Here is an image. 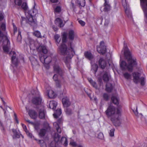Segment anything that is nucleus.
<instances>
[{"label":"nucleus","mask_w":147,"mask_h":147,"mask_svg":"<svg viewBox=\"0 0 147 147\" xmlns=\"http://www.w3.org/2000/svg\"><path fill=\"white\" fill-rule=\"evenodd\" d=\"M140 74L138 72L134 73L133 74V81L136 83L140 82L142 85L145 84V79L144 78H140Z\"/></svg>","instance_id":"6"},{"label":"nucleus","mask_w":147,"mask_h":147,"mask_svg":"<svg viewBox=\"0 0 147 147\" xmlns=\"http://www.w3.org/2000/svg\"><path fill=\"white\" fill-rule=\"evenodd\" d=\"M103 97L104 99L105 100H108L109 98V96L106 93H104L103 94Z\"/></svg>","instance_id":"44"},{"label":"nucleus","mask_w":147,"mask_h":147,"mask_svg":"<svg viewBox=\"0 0 147 147\" xmlns=\"http://www.w3.org/2000/svg\"><path fill=\"white\" fill-rule=\"evenodd\" d=\"M57 77V75L55 74L53 76V78L56 82L57 86L59 88H60L61 87V81L58 80Z\"/></svg>","instance_id":"20"},{"label":"nucleus","mask_w":147,"mask_h":147,"mask_svg":"<svg viewBox=\"0 0 147 147\" xmlns=\"http://www.w3.org/2000/svg\"><path fill=\"white\" fill-rule=\"evenodd\" d=\"M0 28L1 30L5 31L6 30V24L5 22H3L1 23Z\"/></svg>","instance_id":"37"},{"label":"nucleus","mask_w":147,"mask_h":147,"mask_svg":"<svg viewBox=\"0 0 147 147\" xmlns=\"http://www.w3.org/2000/svg\"><path fill=\"white\" fill-rule=\"evenodd\" d=\"M24 49L25 50H26V51L27 50V47L26 43V45H24Z\"/></svg>","instance_id":"61"},{"label":"nucleus","mask_w":147,"mask_h":147,"mask_svg":"<svg viewBox=\"0 0 147 147\" xmlns=\"http://www.w3.org/2000/svg\"><path fill=\"white\" fill-rule=\"evenodd\" d=\"M13 29H14V32H17V27H16V25L14 24H13Z\"/></svg>","instance_id":"58"},{"label":"nucleus","mask_w":147,"mask_h":147,"mask_svg":"<svg viewBox=\"0 0 147 147\" xmlns=\"http://www.w3.org/2000/svg\"><path fill=\"white\" fill-rule=\"evenodd\" d=\"M53 28L55 31H57L58 30V29L57 27H53Z\"/></svg>","instance_id":"60"},{"label":"nucleus","mask_w":147,"mask_h":147,"mask_svg":"<svg viewBox=\"0 0 147 147\" xmlns=\"http://www.w3.org/2000/svg\"><path fill=\"white\" fill-rule=\"evenodd\" d=\"M46 92L49 97L50 98H53L55 96V94L50 87L46 88Z\"/></svg>","instance_id":"16"},{"label":"nucleus","mask_w":147,"mask_h":147,"mask_svg":"<svg viewBox=\"0 0 147 147\" xmlns=\"http://www.w3.org/2000/svg\"><path fill=\"white\" fill-rule=\"evenodd\" d=\"M37 50L40 52H42L44 54H46L47 52L46 47L44 45H40L37 48Z\"/></svg>","instance_id":"19"},{"label":"nucleus","mask_w":147,"mask_h":147,"mask_svg":"<svg viewBox=\"0 0 147 147\" xmlns=\"http://www.w3.org/2000/svg\"><path fill=\"white\" fill-rule=\"evenodd\" d=\"M106 47L104 42H100L99 47H97V51L100 53L103 54L106 52Z\"/></svg>","instance_id":"11"},{"label":"nucleus","mask_w":147,"mask_h":147,"mask_svg":"<svg viewBox=\"0 0 147 147\" xmlns=\"http://www.w3.org/2000/svg\"><path fill=\"white\" fill-rule=\"evenodd\" d=\"M88 80L90 83L95 88L97 89L98 88L97 85L96 83L92 80L90 78H88Z\"/></svg>","instance_id":"30"},{"label":"nucleus","mask_w":147,"mask_h":147,"mask_svg":"<svg viewBox=\"0 0 147 147\" xmlns=\"http://www.w3.org/2000/svg\"><path fill=\"white\" fill-rule=\"evenodd\" d=\"M115 129L113 128H112L110 131L109 132V135L111 137H113L114 136V133L115 131Z\"/></svg>","instance_id":"45"},{"label":"nucleus","mask_w":147,"mask_h":147,"mask_svg":"<svg viewBox=\"0 0 147 147\" xmlns=\"http://www.w3.org/2000/svg\"><path fill=\"white\" fill-rule=\"evenodd\" d=\"M52 136L54 141L56 142H59L63 144L64 146H67L68 144V142L67 138L65 137H62L61 140L59 141V139L60 136L58 134L55 133L54 132H52Z\"/></svg>","instance_id":"4"},{"label":"nucleus","mask_w":147,"mask_h":147,"mask_svg":"<svg viewBox=\"0 0 147 147\" xmlns=\"http://www.w3.org/2000/svg\"><path fill=\"white\" fill-rule=\"evenodd\" d=\"M122 110L121 107L117 108L112 105L109 106L105 111V113L115 126H118L121 124Z\"/></svg>","instance_id":"3"},{"label":"nucleus","mask_w":147,"mask_h":147,"mask_svg":"<svg viewBox=\"0 0 147 147\" xmlns=\"http://www.w3.org/2000/svg\"><path fill=\"white\" fill-rule=\"evenodd\" d=\"M39 143L40 144L41 147H47V145L46 143L42 140H39L38 141Z\"/></svg>","instance_id":"41"},{"label":"nucleus","mask_w":147,"mask_h":147,"mask_svg":"<svg viewBox=\"0 0 147 147\" xmlns=\"http://www.w3.org/2000/svg\"><path fill=\"white\" fill-rule=\"evenodd\" d=\"M62 102L64 107L66 108L69 106L70 104L68 98L67 97L63 98Z\"/></svg>","instance_id":"18"},{"label":"nucleus","mask_w":147,"mask_h":147,"mask_svg":"<svg viewBox=\"0 0 147 147\" xmlns=\"http://www.w3.org/2000/svg\"><path fill=\"white\" fill-rule=\"evenodd\" d=\"M21 18V24L22 25H24L28 23V18L27 16L26 18L23 17H22Z\"/></svg>","instance_id":"36"},{"label":"nucleus","mask_w":147,"mask_h":147,"mask_svg":"<svg viewBox=\"0 0 147 147\" xmlns=\"http://www.w3.org/2000/svg\"><path fill=\"white\" fill-rule=\"evenodd\" d=\"M30 47L31 49L34 50L35 49V46L34 45V41L32 40H31L30 41Z\"/></svg>","instance_id":"39"},{"label":"nucleus","mask_w":147,"mask_h":147,"mask_svg":"<svg viewBox=\"0 0 147 147\" xmlns=\"http://www.w3.org/2000/svg\"><path fill=\"white\" fill-rule=\"evenodd\" d=\"M50 127L47 124V126L44 127L43 128L40 129L38 132L39 136L40 137H42L46 135L47 133L50 131Z\"/></svg>","instance_id":"9"},{"label":"nucleus","mask_w":147,"mask_h":147,"mask_svg":"<svg viewBox=\"0 0 147 147\" xmlns=\"http://www.w3.org/2000/svg\"><path fill=\"white\" fill-rule=\"evenodd\" d=\"M99 65L102 69H104L106 65V62L102 58H100L99 61Z\"/></svg>","instance_id":"21"},{"label":"nucleus","mask_w":147,"mask_h":147,"mask_svg":"<svg viewBox=\"0 0 147 147\" xmlns=\"http://www.w3.org/2000/svg\"><path fill=\"white\" fill-rule=\"evenodd\" d=\"M36 94L38 95H39V93L38 92L36 91ZM41 102V98L39 96L37 97L34 98L32 100V103L35 105H38L40 104Z\"/></svg>","instance_id":"15"},{"label":"nucleus","mask_w":147,"mask_h":147,"mask_svg":"<svg viewBox=\"0 0 147 147\" xmlns=\"http://www.w3.org/2000/svg\"><path fill=\"white\" fill-rule=\"evenodd\" d=\"M68 35L69 38L70 40H73L75 36V33L74 31L72 30H69Z\"/></svg>","instance_id":"24"},{"label":"nucleus","mask_w":147,"mask_h":147,"mask_svg":"<svg viewBox=\"0 0 147 147\" xmlns=\"http://www.w3.org/2000/svg\"><path fill=\"white\" fill-rule=\"evenodd\" d=\"M55 24L60 27H63L64 24L63 23L62 21L59 18H57L55 21Z\"/></svg>","instance_id":"22"},{"label":"nucleus","mask_w":147,"mask_h":147,"mask_svg":"<svg viewBox=\"0 0 147 147\" xmlns=\"http://www.w3.org/2000/svg\"><path fill=\"white\" fill-rule=\"evenodd\" d=\"M84 55L86 58L90 60H92L93 59V56L91 53L88 51L85 52Z\"/></svg>","instance_id":"25"},{"label":"nucleus","mask_w":147,"mask_h":147,"mask_svg":"<svg viewBox=\"0 0 147 147\" xmlns=\"http://www.w3.org/2000/svg\"><path fill=\"white\" fill-rule=\"evenodd\" d=\"M4 18V13H0V21L2 20Z\"/></svg>","instance_id":"51"},{"label":"nucleus","mask_w":147,"mask_h":147,"mask_svg":"<svg viewBox=\"0 0 147 147\" xmlns=\"http://www.w3.org/2000/svg\"><path fill=\"white\" fill-rule=\"evenodd\" d=\"M22 0H14V3L15 4L19 6L22 5Z\"/></svg>","instance_id":"42"},{"label":"nucleus","mask_w":147,"mask_h":147,"mask_svg":"<svg viewBox=\"0 0 147 147\" xmlns=\"http://www.w3.org/2000/svg\"><path fill=\"white\" fill-rule=\"evenodd\" d=\"M22 39L21 35H18L17 37V40L18 42H20Z\"/></svg>","instance_id":"55"},{"label":"nucleus","mask_w":147,"mask_h":147,"mask_svg":"<svg viewBox=\"0 0 147 147\" xmlns=\"http://www.w3.org/2000/svg\"><path fill=\"white\" fill-rule=\"evenodd\" d=\"M111 99L112 102L114 104L116 105L118 104L119 100L117 96H113L111 98Z\"/></svg>","instance_id":"33"},{"label":"nucleus","mask_w":147,"mask_h":147,"mask_svg":"<svg viewBox=\"0 0 147 147\" xmlns=\"http://www.w3.org/2000/svg\"><path fill=\"white\" fill-rule=\"evenodd\" d=\"M52 62L53 63V68L54 72L61 75V73L62 71L58 65L57 60L56 59H55L54 60H53Z\"/></svg>","instance_id":"10"},{"label":"nucleus","mask_w":147,"mask_h":147,"mask_svg":"<svg viewBox=\"0 0 147 147\" xmlns=\"http://www.w3.org/2000/svg\"><path fill=\"white\" fill-rule=\"evenodd\" d=\"M26 115L25 114L24 115V117L25 120L26 121L28 122V119H27V118H26Z\"/></svg>","instance_id":"62"},{"label":"nucleus","mask_w":147,"mask_h":147,"mask_svg":"<svg viewBox=\"0 0 147 147\" xmlns=\"http://www.w3.org/2000/svg\"><path fill=\"white\" fill-rule=\"evenodd\" d=\"M110 76L107 72H105L103 75V79L105 82H107L109 79Z\"/></svg>","instance_id":"31"},{"label":"nucleus","mask_w":147,"mask_h":147,"mask_svg":"<svg viewBox=\"0 0 147 147\" xmlns=\"http://www.w3.org/2000/svg\"><path fill=\"white\" fill-rule=\"evenodd\" d=\"M124 51V54L127 59L128 64L124 61L120 63V66L122 70H127L132 71L133 67L136 66L137 63L135 57L132 56L126 44H124L123 48L122 51Z\"/></svg>","instance_id":"2"},{"label":"nucleus","mask_w":147,"mask_h":147,"mask_svg":"<svg viewBox=\"0 0 147 147\" xmlns=\"http://www.w3.org/2000/svg\"><path fill=\"white\" fill-rule=\"evenodd\" d=\"M22 8L24 11H26L27 9V5L26 3H23L21 6Z\"/></svg>","instance_id":"46"},{"label":"nucleus","mask_w":147,"mask_h":147,"mask_svg":"<svg viewBox=\"0 0 147 147\" xmlns=\"http://www.w3.org/2000/svg\"><path fill=\"white\" fill-rule=\"evenodd\" d=\"M113 88V86L111 84L109 83L107 84L106 88V90L108 92H111Z\"/></svg>","instance_id":"29"},{"label":"nucleus","mask_w":147,"mask_h":147,"mask_svg":"<svg viewBox=\"0 0 147 147\" xmlns=\"http://www.w3.org/2000/svg\"><path fill=\"white\" fill-rule=\"evenodd\" d=\"M141 5L144 13V20L147 23V0H140Z\"/></svg>","instance_id":"7"},{"label":"nucleus","mask_w":147,"mask_h":147,"mask_svg":"<svg viewBox=\"0 0 147 147\" xmlns=\"http://www.w3.org/2000/svg\"><path fill=\"white\" fill-rule=\"evenodd\" d=\"M10 55L13 54L11 58V61L12 64L13 65V67H17L18 65L19 61L17 58H16V54L14 51H11L9 53Z\"/></svg>","instance_id":"8"},{"label":"nucleus","mask_w":147,"mask_h":147,"mask_svg":"<svg viewBox=\"0 0 147 147\" xmlns=\"http://www.w3.org/2000/svg\"><path fill=\"white\" fill-rule=\"evenodd\" d=\"M45 112L43 108L40 109L39 111V117L40 119H43L45 118Z\"/></svg>","instance_id":"28"},{"label":"nucleus","mask_w":147,"mask_h":147,"mask_svg":"<svg viewBox=\"0 0 147 147\" xmlns=\"http://www.w3.org/2000/svg\"><path fill=\"white\" fill-rule=\"evenodd\" d=\"M55 39L56 42L58 43L59 44L60 41V39H59L60 37V36L58 34H56L55 36Z\"/></svg>","instance_id":"43"},{"label":"nucleus","mask_w":147,"mask_h":147,"mask_svg":"<svg viewBox=\"0 0 147 147\" xmlns=\"http://www.w3.org/2000/svg\"><path fill=\"white\" fill-rule=\"evenodd\" d=\"M12 131L14 134L13 136V138H19L20 137V134L18 130L13 129H12Z\"/></svg>","instance_id":"26"},{"label":"nucleus","mask_w":147,"mask_h":147,"mask_svg":"<svg viewBox=\"0 0 147 147\" xmlns=\"http://www.w3.org/2000/svg\"><path fill=\"white\" fill-rule=\"evenodd\" d=\"M61 114V111L60 109H59L57 110L55 113L53 114V116L55 118H58Z\"/></svg>","instance_id":"32"},{"label":"nucleus","mask_w":147,"mask_h":147,"mask_svg":"<svg viewBox=\"0 0 147 147\" xmlns=\"http://www.w3.org/2000/svg\"><path fill=\"white\" fill-rule=\"evenodd\" d=\"M92 65V70L93 71V72L95 74L96 72L98 69V65L95 64H93L92 62H91Z\"/></svg>","instance_id":"34"},{"label":"nucleus","mask_w":147,"mask_h":147,"mask_svg":"<svg viewBox=\"0 0 147 147\" xmlns=\"http://www.w3.org/2000/svg\"><path fill=\"white\" fill-rule=\"evenodd\" d=\"M30 116L32 119H35L37 116V114L35 111L33 110H30L29 111Z\"/></svg>","instance_id":"27"},{"label":"nucleus","mask_w":147,"mask_h":147,"mask_svg":"<svg viewBox=\"0 0 147 147\" xmlns=\"http://www.w3.org/2000/svg\"><path fill=\"white\" fill-rule=\"evenodd\" d=\"M20 59H21L24 62V56L23 55H20Z\"/></svg>","instance_id":"57"},{"label":"nucleus","mask_w":147,"mask_h":147,"mask_svg":"<svg viewBox=\"0 0 147 147\" xmlns=\"http://www.w3.org/2000/svg\"><path fill=\"white\" fill-rule=\"evenodd\" d=\"M22 103L23 105H25L26 103H27V98H25L24 99L23 98L22 100Z\"/></svg>","instance_id":"54"},{"label":"nucleus","mask_w":147,"mask_h":147,"mask_svg":"<svg viewBox=\"0 0 147 147\" xmlns=\"http://www.w3.org/2000/svg\"><path fill=\"white\" fill-rule=\"evenodd\" d=\"M40 59L41 61L43 63L48 64L51 61V58L50 56H46L44 55H40Z\"/></svg>","instance_id":"13"},{"label":"nucleus","mask_w":147,"mask_h":147,"mask_svg":"<svg viewBox=\"0 0 147 147\" xmlns=\"http://www.w3.org/2000/svg\"><path fill=\"white\" fill-rule=\"evenodd\" d=\"M98 138L100 139H103L104 138V136L103 134L101 132L98 134Z\"/></svg>","instance_id":"49"},{"label":"nucleus","mask_w":147,"mask_h":147,"mask_svg":"<svg viewBox=\"0 0 147 147\" xmlns=\"http://www.w3.org/2000/svg\"><path fill=\"white\" fill-rule=\"evenodd\" d=\"M67 34L66 32H64L63 34L62 42L59 47V51L61 54L66 56L65 62L67 67H69L70 60L73 57L75 54V52L73 48L74 46L70 43L69 45L70 49L67 48L65 43L67 41Z\"/></svg>","instance_id":"1"},{"label":"nucleus","mask_w":147,"mask_h":147,"mask_svg":"<svg viewBox=\"0 0 147 147\" xmlns=\"http://www.w3.org/2000/svg\"><path fill=\"white\" fill-rule=\"evenodd\" d=\"M77 3L79 6L83 7L85 5V0H77Z\"/></svg>","instance_id":"35"},{"label":"nucleus","mask_w":147,"mask_h":147,"mask_svg":"<svg viewBox=\"0 0 147 147\" xmlns=\"http://www.w3.org/2000/svg\"><path fill=\"white\" fill-rule=\"evenodd\" d=\"M133 112L134 113L135 115L137 116L138 117V111L137 107H136V109L135 111H134V110H133Z\"/></svg>","instance_id":"53"},{"label":"nucleus","mask_w":147,"mask_h":147,"mask_svg":"<svg viewBox=\"0 0 147 147\" xmlns=\"http://www.w3.org/2000/svg\"><path fill=\"white\" fill-rule=\"evenodd\" d=\"M50 1L52 3H55L57 2L58 0H50Z\"/></svg>","instance_id":"59"},{"label":"nucleus","mask_w":147,"mask_h":147,"mask_svg":"<svg viewBox=\"0 0 147 147\" xmlns=\"http://www.w3.org/2000/svg\"><path fill=\"white\" fill-rule=\"evenodd\" d=\"M122 5L125 9L126 13L128 16H131V13L130 11L128 5L127 4L126 0H121Z\"/></svg>","instance_id":"14"},{"label":"nucleus","mask_w":147,"mask_h":147,"mask_svg":"<svg viewBox=\"0 0 147 147\" xmlns=\"http://www.w3.org/2000/svg\"><path fill=\"white\" fill-rule=\"evenodd\" d=\"M123 76L124 77L127 79H131V75L127 72L124 73Z\"/></svg>","instance_id":"40"},{"label":"nucleus","mask_w":147,"mask_h":147,"mask_svg":"<svg viewBox=\"0 0 147 147\" xmlns=\"http://www.w3.org/2000/svg\"><path fill=\"white\" fill-rule=\"evenodd\" d=\"M78 22L82 26H84L85 24V22L82 20H79Z\"/></svg>","instance_id":"56"},{"label":"nucleus","mask_w":147,"mask_h":147,"mask_svg":"<svg viewBox=\"0 0 147 147\" xmlns=\"http://www.w3.org/2000/svg\"><path fill=\"white\" fill-rule=\"evenodd\" d=\"M61 10V7L59 6H57L55 9V11L57 12H59Z\"/></svg>","instance_id":"50"},{"label":"nucleus","mask_w":147,"mask_h":147,"mask_svg":"<svg viewBox=\"0 0 147 147\" xmlns=\"http://www.w3.org/2000/svg\"><path fill=\"white\" fill-rule=\"evenodd\" d=\"M33 34L38 38H41L42 37L40 32L38 30L35 31L33 32Z\"/></svg>","instance_id":"38"},{"label":"nucleus","mask_w":147,"mask_h":147,"mask_svg":"<svg viewBox=\"0 0 147 147\" xmlns=\"http://www.w3.org/2000/svg\"><path fill=\"white\" fill-rule=\"evenodd\" d=\"M1 100L3 102V104L4 105H6V103L5 102V101L3 100V98H1Z\"/></svg>","instance_id":"63"},{"label":"nucleus","mask_w":147,"mask_h":147,"mask_svg":"<svg viewBox=\"0 0 147 147\" xmlns=\"http://www.w3.org/2000/svg\"><path fill=\"white\" fill-rule=\"evenodd\" d=\"M65 111L66 114L68 115H70L71 113H72V111L71 110L67 108H66L65 109Z\"/></svg>","instance_id":"47"},{"label":"nucleus","mask_w":147,"mask_h":147,"mask_svg":"<svg viewBox=\"0 0 147 147\" xmlns=\"http://www.w3.org/2000/svg\"><path fill=\"white\" fill-rule=\"evenodd\" d=\"M35 4L34 2V5L33 7V10L32 11L33 16L35 15L38 12L37 10L35 8ZM28 23L34 27H36L37 26L36 20L34 18V16L30 15V17L28 18Z\"/></svg>","instance_id":"5"},{"label":"nucleus","mask_w":147,"mask_h":147,"mask_svg":"<svg viewBox=\"0 0 147 147\" xmlns=\"http://www.w3.org/2000/svg\"><path fill=\"white\" fill-rule=\"evenodd\" d=\"M14 116L15 117V120L17 119V115L15 113H14Z\"/></svg>","instance_id":"64"},{"label":"nucleus","mask_w":147,"mask_h":147,"mask_svg":"<svg viewBox=\"0 0 147 147\" xmlns=\"http://www.w3.org/2000/svg\"><path fill=\"white\" fill-rule=\"evenodd\" d=\"M57 105V102L56 101L54 100L51 101L49 104V107L50 108L54 110L55 109Z\"/></svg>","instance_id":"23"},{"label":"nucleus","mask_w":147,"mask_h":147,"mask_svg":"<svg viewBox=\"0 0 147 147\" xmlns=\"http://www.w3.org/2000/svg\"><path fill=\"white\" fill-rule=\"evenodd\" d=\"M110 6L108 4V2L107 1H105L104 4V5L102 6L100 8V10L102 12V11H109L110 9Z\"/></svg>","instance_id":"17"},{"label":"nucleus","mask_w":147,"mask_h":147,"mask_svg":"<svg viewBox=\"0 0 147 147\" xmlns=\"http://www.w3.org/2000/svg\"><path fill=\"white\" fill-rule=\"evenodd\" d=\"M21 125L24 130L26 133V134H27L28 133V131L26 126L23 123H22Z\"/></svg>","instance_id":"48"},{"label":"nucleus","mask_w":147,"mask_h":147,"mask_svg":"<svg viewBox=\"0 0 147 147\" xmlns=\"http://www.w3.org/2000/svg\"><path fill=\"white\" fill-rule=\"evenodd\" d=\"M70 144L71 146H77L76 142L73 141H71Z\"/></svg>","instance_id":"52"},{"label":"nucleus","mask_w":147,"mask_h":147,"mask_svg":"<svg viewBox=\"0 0 147 147\" xmlns=\"http://www.w3.org/2000/svg\"><path fill=\"white\" fill-rule=\"evenodd\" d=\"M62 122V119H59L57 121L53 123L54 128L59 134L61 133V126Z\"/></svg>","instance_id":"12"}]
</instances>
